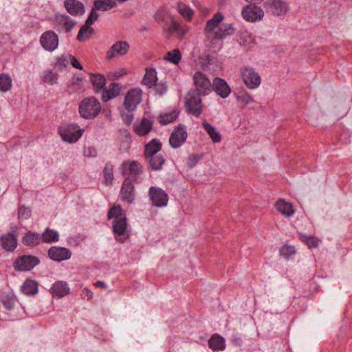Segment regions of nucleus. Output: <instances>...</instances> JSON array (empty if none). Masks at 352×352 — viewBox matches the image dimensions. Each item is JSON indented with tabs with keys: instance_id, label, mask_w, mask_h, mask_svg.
<instances>
[{
	"instance_id": "62",
	"label": "nucleus",
	"mask_w": 352,
	"mask_h": 352,
	"mask_svg": "<svg viewBox=\"0 0 352 352\" xmlns=\"http://www.w3.org/2000/svg\"><path fill=\"white\" fill-rule=\"evenodd\" d=\"M69 56H62L61 57H60L58 58V63L63 67H66L67 65V64L69 63Z\"/></svg>"
},
{
	"instance_id": "5",
	"label": "nucleus",
	"mask_w": 352,
	"mask_h": 352,
	"mask_svg": "<svg viewBox=\"0 0 352 352\" xmlns=\"http://www.w3.org/2000/svg\"><path fill=\"white\" fill-rule=\"evenodd\" d=\"M187 137L186 126L179 124L171 133L168 140L169 144L173 148H178L186 142Z\"/></svg>"
},
{
	"instance_id": "9",
	"label": "nucleus",
	"mask_w": 352,
	"mask_h": 352,
	"mask_svg": "<svg viewBox=\"0 0 352 352\" xmlns=\"http://www.w3.org/2000/svg\"><path fill=\"white\" fill-rule=\"evenodd\" d=\"M40 263L38 257L32 255H24L18 258L14 263L16 271H30Z\"/></svg>"
},
{
	"instance_id": "1",
	"label": "nucleus",
	"mask_w": 352,
	"mask_h": 352,
	"mask_svg": "<svg viewBox=\"0 0 352 352\" xmlns=\"http://www.w3.org/2000/svg\"><path fill=\"white\" fill-rule=\"evenodd\" d=\"M107 219H113V232L118 236H122L125 234L128 224L126 212L120 205H113L107 212Z\"/></svg>"
},
{
	"instance_id": "49",
	"label": "nucleus",
	"mask_w": 352,
	"mask_h": 352,
	"mask_svg": "<svg viewBox=\"0 0 352 352\" xmlns=\"http://www.w3.org/2000/svg\"><path fill=\"white\" fill-rule=\"evenodd\" d=\"M167 18H171L166 8H160L155 14V19L158 23L164 22Z\"/></svg>"
},
{
	"instance_id": "61",
	"label": "nucleus",
	"mask_w": 352,
	"mask_h": 352,
	"mask_svg": "<svg viewBox=\"0 0 352 352\" xmlns=\"http://www.w3.org/2000/svg\"><path fill=\"white\" fill-rule=\"evenodd\" d=\"M231 342L233 344L238 346H241L243 343L242 338L238 335L233 336L231 339Z\"/></svg>"
},
{
	"instance_id": "50",
	"label": "nucleus",
	"mask_w": 352,
	"mask_h": 352,
	"mask_svg": "<svg viewBox=\"0 0 352 352\" xmlns=\"http://www.w3.org/2000/svg\"><path fill=\"white\" fill-rule=\"evenodd\" d=\"M56 74L52 72V71L45 72L43 76V81L45 82L53 85L56 82Z\"/></svg>"
},
{
	"instance_id": "8",
	"label": "nucleus",
	"mask_w": 352,
	"mask_h": 352,
	"mask_svg": "<svg viewBox=\"0 0 352 352\" xmlns=\"http://www.w3.org/2000/svg\"><path fill=\"white\" fill-rule=\"evenodd\" d=\"M264 8L267 13L275 16L285 15L288 11V4L282 0H267L264 3Z\"/></svg>"
},
{
	"instance_id": "21",
	"label": "nucleus",
	"mask_w": 352,
	"mask_h": 352,
	"mask_svg": "<svg viewBox=\"0 0 352 352\" xmlns=\"http://www.w3.org/2000/svg\"><path fill=\"white\" fill-rule=\"evenodd\" d=\"M234 30L231 24L223 23L212 33L210 38L212 40H221L228 36L234 34Z\"/></svg>"
},
{
	"instance_id": "3",
	"label": "nucleus",
	"mask_w": 352,
	"mask_h": 352,
	"mask_svg": "<svg viewBox=\"0 0 352 352\" xmlns=\"http://www.w3.org/2000/svg\"><path fill=\"white\" fill-rule=\"evenodd\" d=\"M239 74L245 85L250 89H254L261 84L259 74L252 67L242 66L239 69Z\"/></svg>"
},
{
	"instance_id": "25",
	"label": "nucleus",
	"mask_w": 352,
	"mask_h": 352,
	"mask_svg": "<svg viewBox=\"0 0 352 352\" xmlns=\"http://www.w3.org/2000/svg\"><path fill=\"white\" fill-rule=\"evenodd\" d=\"M275 207L276 210L285 217H292L296 212L294 206L291 203L285 201L284 199L278 200L275 204Z\"/></svg>"
},
{
	"instance_id": "39",
	"label": "nucleus",
	"mask_w": 352,
	"mask_h": 352,
	"mask_svg": "<svg viewBox=\"0 0 352 352\" xmlns=\"http://www.w3.org/2000/svg\"><path fill=\"white\" fill-rule=\"evenodd\" d=\"M179 112L178 111H170V112H164L158 116V122L162 125H167L172 122H174L177 118H178Z\"/></svg>"
},
{
	"instance_id": "57",
	"label": "nucleus",
	"mask_w": 352,
	"mask_h": 352,
	"mask_svg": "<svg viewBox=\"0 0 352 352\" xmlns=\"http://www.w3.org/2000/svg\"><path fill=\"white\" fill-rule=\"evenodd\" d=\"M98 16L99 14L98 12L94 9H93L91 11L88 18L87 19L85 23L89 25H93L98 20Z\"/></svg>"
},
{
	"instance_id": "41",
	"label": "nucleus",
	"mask_w": 352,
	"mask_h": 352,
	"mask_svg": "<svg viewBox=\"0 0 352 352\" xmlns=\"http://www.w3.org/2000/svg\"><path fill=\"white\" fill-rule=\"evenodd\" d=\"M164 59L168 63L178 65L182 60V53L179 49H174L167 52Z\"/></svg>"
},
{
	"instance_id": "12",
	"label": "nucleus",
	"mask_w": 352,
	"mask_h": 352,
	"mask_svg": "<svg viewBox=\"0 0 352 352\" xmlns=\"http://www.w3.org/2000/svg\"><path fill=\"white\" fill-rule=\"evenodd\" d=\"M129 48V44L126 41H117L106 52V59L111 60L116 56H124L127 54Z\"/></svg>"
},
{
	"instance_id": "19",
	"label": "nucleus",
	"mask_w": 352,
	"mask_h": 352,
	"mask_svg": "<svg viewBox=\"0 0 352 352\" xmlns=\"http://www.w3.org/2000/svg\"><path fill=\"white\" fill-rule=\"evenodd\" d=\"M169 34H175L179 38H183L188 31V28L186 25L179 23L173 18H170V24L164 28Z\"/></svg>"
},
{
	"instance_id": "45",
	"label": "nucleus",
	"mask_w": 352,
	"mask_h": 352,
	"mask_svg": "<svg viewBox=\"0 0 352 352\" xmlns=\"http://www.w3.org/2000/svg\"><path fill=\"white\" fill-rule=\"evenodd\" d=\"M300 239L302 242L307 245L310 249L316 248L319 245V239L313 236H307L302 233H300Z\"/></svg>"
},
{
	"instance_id": "48",
	"label": "nucleus",
	"mask_w": 352,
	"mask_h": 352,
	"mask_svg": "<svg viewBox=\"0 0 352 352\" xmlns=\"http://www.w3.org/2000/svg\"><path fill=\"white\" fill-rule=\"evenodd\" d=\"M119 137L124 148H128L131 142V135L130 132L126 129L119 130Z\"/></svg>"
},
{
	"instance_id": "11",
	"label": "nucleus",
	"mask_w": 352,
	"mask_h": 352,
	"mask_svg": "<svg viewBox=\"0 0 352 352\" xmlns=\"http://www.w3.org/2000/svg\"><path fill=\"white\" fill-rule=\"evenodd\" d=\"M194 84L199 94L204 95L212 90V84L206 74L197 72L193 76Z\"/></svg>"
},
{
	"instance_id": "16",
	"label": "nucleus",
	"mask_w": 352,
	"mask_h": 352,
	"mask_svg": "<svg viewBox=\"0 0 352 352\" xmlns=\"http://www.w3.org/2000/svg\"><path fill=\"white\" fill-rule=\"evenodd\" d=\"M263 15V10L254 5H248L242 10V16L248 21H255L260 19Z\"/></svg>"
},
{
	"instance_id": "54",
	"label": "nucleus",
	"mask_w": 352,
	"mask_h": 352,
	"mask_svg": "<svg viewBox=\"0 0 352 352\" xmlns=\"http://www.w3.org/2000/svg\"><path fill=\"white\" fill-rule=\"evenodd\" d=\"M153 87H154L156 94L160 96L164 95L167 91V86L164 82H156Z\"/></svg>"
},
{
	"instance_id": "7",
	"label": "nucleus",
	"mask_w": 352,
	"mask_h": 352,
	"mask_svg": "<svg viewBox=\"0 0 352 352\" xmlns=\"http://www.w3.org/2000/svg\"><path fill=\"white\" fill-rule=\"evenodd\" d=\"M54 28L59 32L68 33L76 25V21L65 14H56L54 19Z\"/></svg>"
},
{
	"instance_id": "17",
	"label": "nucleus",
	"mask_w": 352,
	"mask_h": 352,
	"mask_svg": "<svg viewBox=\"0 0 352 352\" xmlns=\"http://www.w3.org/2000/svg\"><path fill=\"white\" fill-rule=\"evenodd\" d=\"M212 88L222 98H227L231 93V89L227 82L221 78H214Z\"/></svg>"
},
{
	"instance_id": "27",
	"label": "nucleus",
	"mask_w": 352,
	"mask_h": 352,
	"mask_svg": "<svg viewBox=\"0 0 352 352\" xmlns=\"http://www.w3.org/2000/svg\"><path fill=\"white\" fill-rule=\"evenodd\" d=\"M21 290L26 296H34L38 292V283L35 280L27 279L23 283Z\"/></svg>"
},
{
	"instance_id": "10",
	"label": "nucleus",
	"mask_w": 352,
	"mask_h": 352,
	"mask_svg": "<svg viewBox=\"0 0 352 352\" xmlns=\"http://www.w3.org/2000/svg\"><path fill=\"white\" fill-rule=\"evenodd\" d=\"M148 196L152 201V204L156 207H164L168 204V196L160 188L151 186L148 190Z\"/></svg>"
},
{
	"instance_id": "13",
	"label": "nucleus",
	"mask_w": 352,
	"mask_h": 352,
	"mask_svg": "<svg viewBox=\"0 0 352 352\" xmlns=\"http://www.w3.org/2000/svg\"><path fill=\"white\" fill-rule=\"evenodd\" d=\"M142 90L140 89H132L125 96L124 104L126 110H134L137 105L142 100Z\"/></svg>"
},
{
	"instance_id": "51",
	"label": "nucleus",
	"mask_w": 352,
	"mask_h": 352,
	"mask_svg": "<svg viewBox=\"0 0 352 352\" xmlns=\"http://www.w3.org/2000/svg\"><path fill=\"white\" fill-rule=\"evenodd\" d=\"M121 118L126 124L129 125L133 122L134 116L132 111H121Z\"/></svg>"
},
{
	"instance_id": "37",
	"label": "nucleus",
	"mask_w": 352,
	"mask_h": 352,
	"mask_svg": "<svg viewBox=\"0 0 352 352\" xmlns=\"http://www.w3.org/2000/svg\"><path fill=\"white\" fill-rule=\"evenodd\" d=\"M94 32V30L91 25L85 23L78 31L77 40L80 42L88 41Z\"/></svg>"
},
{
	"instance_id": "46",
	"label": "nucleus",
	"mask_w": 352,
	"mask_h": 352,
	"mask_svg": "<svg viewBox=\"0 0 352 352\" xmlns=\"http://www.w3.org/2000/svg\"><path fill=\"white\" fill-rule=\"evenodd\" d=\"M105 184L109 185L113 180V166L111 162H107L103 170Z\"/></svg>"
},
{
	"instance_id": "29",
	"label": "nucleus",
	"mask_w": 352,
	"mask_h": 352,
	"mask_svg": "<svg viewBox=\"0 0 352 352\" xmlns=\"http://www.w3.org/2000/svg\"><path fill=\"white\" fill-rule=\"evenodd\" d=\"M157 81V72L153 67L146 68L142 84L148 88L153 87Z\"/></svg>"
},
{
	"instance_id": "52",
	"label": "nucleus",
	"mask_w": 352,
	"mask_h": 352,
	"mask_svg": "<svg viewBox=\"0 0 352 352\" xmlns=\"http://www.w3.org/2000/svg\"><path fill=\"white\" fill-rule=\"evenodd\" d=\"M237 100L240 104L246 105L252 102V98L247 93L240 94L237 97Z\"/></svg>"
},
{
	"instance_id": "36",
	"label": "nucleus",
	"mask_w": 352,
	"mask_h": 352,
	"mask_svg": "<svg viewBox=\"0 0 352 352\" xmlns=\"http://www.w3.org/2000/svg\"><path fill=\"white\" fill-rule=\"evenodd\" d=\"M147 159L148 160L149 167L155 171L161 170L165 163V159L161 153L152 155L147 157Z\"/></svg>"
},
{
	"instance_id": "31",
	"label": "nucleus",
	"mask_w": 352,
	"mask_h": 352,
	"mask_svg": "<svg viewBox=\"0 0 352 352\" xmlns=\"http://www.w3.org/2000/svg\"><path fill=\"white\" fill-rule=\"evenodd\" d=\"M90 81L95 92L100 93L106 85V79L104 75L100 74H91Z\"/></svg>"
},
{
	"instance_id": "28",
	"label": "nucleus",
	"mask_w": 352,
	"mask_h": 352,
	"mask_svg": "<svg viewBox=\"0 0 352 352\" xmlns=\"http://www.w3.org/2000/svg\"><path fill=\"white\" fill-rule=\"evenodd\" d=\"M0 299L4 308L7 310L14 309L17 300L16 296L12 292H3L0 295Z\"/></svg>"
},
{
	"instance_id": "63",
	"label": "nucleus",
	"mask_w": 352,
	"mask_h": 352,
	"mask_svg": "<svg viewBox=\"0 0 352 352\" xmlns=\"http://www.w3.org/2000/svg\"><path fill=\"white\" fill-rule=\"evenodd\" d=\"M94 285L96 287H102V288H105L106 287V284L104 282L102 281V280H98L96 281L95 283H94Z\"/></svg>"
},
{
	"instance_id": "38",
	"label": "nucleus",
	"mask_w": 352,
	"mask_h": 352,
	"mask_svg": "<svg viewBox=\"0 0 352 352\" xmlns=\"http://www.w3.org/2000/svg\"><path fill=\"white\" fill-rule=\"evenodd\" d=\"M41 237L42 242L52 243L58 241L59 234L57 231L47 228L41 235Z\"/></svg>"
},
{
	"instance_id": "64",
	"label": "nucleus",
	"mask_w": 352,
	"mask_h": 352,
	"mask_svg": "<svg viewBox=\"0 0 352 352\" xmlns=\"http://www.w3.org/2000/svg\"><path fill=\"white\" fill-rule=\"evenodd\" d=\"M190 112L192 113V114L197 118L199 117L201 113V111H190Z\"/></svg>"
},
{
	"instance_id": "2",
	"label": "nucleus",
	"mask_w": 352,
	"mask_h": 352,
	"mask_svg": "<svg viewBox=\"0 0 352 352\" xmlns=\"http://www.w3.org/2000/svg\"><path fill=\"white\" fill-rule=\"evenodd\" d=\"M84 129L76 124L63 123L58 129V133L63 141L69 144L76 142L82 135Z\"/></svg>"
},
{
	"instance_id": "15",
	"label": "nucleus",
	"mask_w": 352,
	"mask_h": 352,
	"mask_svg": "<svg viewBox=\"0 0 352 352\" xmlns=\"http://www.w3.org/2000/svg\"><path fill=\"white\" fill-rule=\"evenodd\" d=\"M49 257L55 261H65L71 258V251L64 247L53 246L48 250Z\"/></svg>"
},
{
	"instance_id": "40",
	"label": "nucleus",
	"mask_w": 352,
	"mask_h": 352,
	"mask_svg": "<svg viewBox=\"0 0 352 352\" xmlns=\"http://www.w3.org/2000/svg\"><path fill=\"white\" fill-rule=\"evenodd\" d=\"M94 6L96 10L108 11L116 6L114 0H95Z\"/></svg>"
},
{
	"instance_id": "4",
	"label": "nucleus",
	"mask_w": 352,
	"mask_h": 352,
	"mask_svg": "<svg viewBox=\"0 0 352 352\" xmlns=\"http://www.w3.org/2000/svg\"><path fill=\"white\" fill-rule=\"evenodd\" d=\"M143 167L137 161H124L120 166V171L126 178H130L131 182H137L142 175Z\"/></svg>"
},
{
	"instance_id": "44",
	"label": "nucleus",
	"mask_w": 352,
	"mask_h": 352,
	"mask_svg": "<svg viewBox=\"0 0 352 352\" xmlns=\"http://www.w3.org/2000/svg\"><path fill=\"white\" fill-rule=\"evenodd\" d=\"M12 85V80L9 74L2 73L0 74V91L7 92Z\"/></svg>"
},
{
	"instance_id": "47",
	"label": "nucleus",
	"mask_w": 352,
	"mask_h": 352,
	"mask_svg": "<svg viewBox=\"0 0 352 352\" xmlns=\"http://www.w3.org/2000/svg\"><path fill=\"white\" fill-rule=\"evenodd\" d=\"M279 252L280 254L285 259L289 260L294 257L296 250L293 245H285L280 249Z\"/></svg>"
},
{
	"instance_id": "32",
	"label": "nucleus",
	"mask_w": 352,
	"mask_h": 352,
	"mask_svg": "<svg viewBox=\"0 0 352 352\" xmlns=\"http://www.w3.org/2000/svg\"><path fill=\"white\" fill-rule=\"evenodd\" d=\"M162 148V144L159 140L153 139L144 146L145 157H149L159 153Z\"/></svg>"
},
{
	"instance_id": "59",
	"label": "nucleus",
	"mask_w": 352,
	"mask_h": 352,
	"mask_svg": "<svg viewBox=\"0 0 352 352\" xmlns=\"http://www.w3.org/2000/svg\"><path fill=\"white\" fill-rule=\"evenodd\" d=\"M69 58L71 61L72 65L78 69L82 70L83 69L82 65L80 64V63L76 59V57L72 55H69Z\"/></svg>"
},
{
	"instance_id": "22",
	"label": "nucleus",
	"mask_w": 352,
	"mask_h": 352,
	"mask_svg": "<svg viewBox=\"0 0 352 352\" xmlns=\"http://www.w3.org/2000/svg\"><path fill=\"white\" fill-rule=\"evenodd\" d=\"M198 92L190 93L186 97V107L187 110H202L203 105Z\"/></svg>"
},
{
	"instance_id": "18",
	"label": "nucleus",
	"mask_w": 352,
	"mask_h": 352,
	"mask_svg": "<svg viewBox=\"0 0 352 352\" xmlns=\"http://www.w3.org/2000/svg\"><path fill=\"white\" fill-rule=\"evenodd\" d=\"M63 4L67 12L72 16H81L85 12L83 3L78 0H65Z\"/></svg>"
},
{
	"instance_id": "60",
	"label": "nucleus",
	"mask_w": 352,
	"mask_h": 352,
	"mask_svg": "<svg viewBox=\"0 0 352 352\" xmlns=\"http://www.w3.org/2000/svg\"><path fill=\"white\" fill-rule=\"evenodd\" d=\"M81 295L83 297V298H85L87 300H91L93 297V293L87 288L83 289Z\"/></svg>"
},
{
	"instance_id": "43",
	"label": "nucleus",
	"mask_w": 352,
	"mask_h": 352,
	"mask_svg": "<svg viewBox=\"0 0 352 352\" xmlns=\"http://www.w3.org/2000/svg\"><path fill=\"white\" fill-rule=\"evenodd\" d=\"M177 8L178 12L185 18L186 21H190L192 20L194 11L188 6L183 2H179Z\"/></svg>"
},
{
	"instance_id": "56",
	"label": "nucleus",
	"mask_w": 352,
	"mask_h": 352,
	"mask_svg": "<svg viewBox=\"0 0 352 352\" xmlns=\"http://www.w3.org/2000/svg\"><path fill=\"white\" fill-rule=\"evenodd\" d=\"M30 214H31V212L28 208L25 207L24 206H21L19 207V210H18L19 218L27 219V218L30 217Z\"/></svg>"
},
{
	"instance_id": "33",
	"label": "nucleus",
	"mask_w": 352,
	"mask_h": 352,
	"mask_svg": "<svg viewBox=\"0 0 352 352\" xmlns=\"http://www.w3.org/2000/svg\"><path fill=\"white\" fill-rule=\"evenodd\" d=\"M78 110H101V106L96 98L89 97L82 100Z\"/></svg>"
},
{
	"instance_id": "53",
	"label": "nucleus",
	"mask_w": 352,
	"mask_h": 352,
	"mask_svg": "<svg viewBox=\"0 0 352 352\" xmlns=\"http://www.w3.org/2000/svg\"><path fill=\"white\" fill-rule=\"evenodd\" d=\"M200 160V157L198 155H190L187 160L186 164L189 168H192L196 166Z\"/></svg>"
},
{
	"instance_id": "35",
	"label": "nucleus",
	"mask_w": 352,
	"mask_h": 352,
	"mask_svg": "<svg viewBox=\"0 0 352 352\" xmlns=\"http://www.w3.org/2000/svg\"><path fill=\"white\" fill-rule=\"evenodd\" d=\"M209 347L213 351H221L226 348L225 339L219 334H214L208 341Z\"/></svg>"
},
{
	"instance_id": "24",
	"label": "nucleus",
	"mask_w": 352,
	"mask_h": 352,
	"mask_svg": "<svg viewBox=\"0 0 352 352\" xmlns=\"http://www.w3.org/2000/svg\"><path fill=\"white\" fill-rule=\"evenodd\" d=\"M0 243L3 249L12 252L17 246V239L12 233H7L1 235Z\"/></svg>"
},
{
	"instance_id": "20",
	"label": "nucleus",
	"mask_w": 352,
	"mask_h": 352,
	"mask_svg": "<svg viewBox=\"0 0 352 352\" xmlns=\"http://www.w3.org/2000/svg\"><path fill=\"white\" fill-rule=\"evenodd\" d=\"M153 129V122L147 118L137 120L133 124V130L140 136L146 135Z\"/></svg>"
},
{
	"instance_id": "23",
	"label": "nucleus",
	"mask_w": 352,
	"mask_h": 352,
	"mask_svg": "<svg viewBox=\"0 0 352 352\" xmlns=\"http://www.w3.org/2000/svg\"><path fill=\"white\" fill-rule=\"evenodd\" d=\"M223 19V14L220 12H217L212 16L211 19L207 21L204 29V33L206 34L208 38L211 37L212 33H213L219 27L218 25L222 21Z\"/></svg>"
},
{
	"instance_id": "42",
	"label": "nucleus",
	"mask_w": 352,
	"mask_h": 352,
	"mask_svg": "<svg viewBox=\"0 0 352 352\" xmlns=\"http://www.w3.org/2000/svg\"><path fill=\"white\" fill-rule=\"evenodd\" d=\"M202 125L204 129L206 131L207 133L210 135L213 142L217 143L221 141V134L214 126L206 121L203 122Z\"/></svg>"
},
{
	"instance_id": "14",
	"label": "nucleus",
	"mask_w": 352,
	"mask_h": 352,
	"mask_svg": "<svg viewBox=\"0 0 352 352\" xmlns=\"http://www.w3.org/2000/svg\"><path fill=\"white\" fill-rule=\"evenodd\" d=\"M120 198L122 201L132 204L135 199V188L130 178H125L120 190Z\"/></svg>"
},
{
	"instance_id": "34",
	"label": "nucleus",
	"mask_w": 352,
	"mask_h": 352,
	"mask_svg": "<svg viewBox=\"0 0 352 352\" xmlns=\"http://www.w3.org/2000/svg\"><path fill=\"white\" fill-rule=\"evenodd\" d=\"M41 241V235L32 231L26 232L22 238V242L26 246H36Z\"/></svg>"
},
{
	"instance_id": "55",
	"label": "nucleus",
	"mask_w": 352,
	"mask_h": 352,
	"mask_svg": "<svg viewBox=\"0 0 352 352\" xmlns=\"http://www.w3.org/2000/svg\"><path fill=\"white\" fill-rule=\"evenodd\" d=\"M83 155L86 157H96L98 155L97 150L94 146H87L84 148Z\"/></svg>"
},
{
	"instance_id": "6",
	"label": "nucleus",
	"mask_w": 352,
	"mask_h": 352,
	"mask_svg": "<svg viewBox=\"0 0 352 352\" xmlns=\"http://www.w3.org/2000/svg\"><path fill=\"white\" fill-rule=\"evenodd\" d=\"M39 41L41 47L45 51L50 52L57 49L59 44L58 36L52 30L44 32L41 34Z\"/></svg>"
},
{
	"instance_id": "26",
	"label": "nucleus",
	"mask_w": 352,
	"mask_h": 352,
	"mask_svg": "<svg viewBox=\"0 0 352 352\" xmlns=\"http://www.w3.org/2000/svg\"><path fill=\"white\" fill-rule=\"evenodd\" d=\"M50 292L53 296L63 297L69 294V287L67 283L64 281H57L53 284L50 289Z\"/></svg>"
},
{
	"instance_id": "58",
	"label": "nucleus",
	"mask_w": 352,
	"mask_h": 352,
	"mask_svg": "<svg viewBox=\"0 0 352 352\" xmlns=\"http://www.w3.org/2000/svg\"><path fill=\"white\" fill-rule=\"evenodd\" d=\"M100 111H79L82 118L85 119H93L98 116Z\"/></svg>"
},
{
	"instance_id": "30",
	"label": "nucleus",
	"mask_w": 352,
	"mask_h": 352,
	"mask_svg": "<svg viewBox=\"0 0 352 352\" xmlns=\"http://www.w3.org/2000/svg\"><path fill=\"white\" fill-rule=\"evenodd\" d=\"M120 91V86L118 83H111L110 87L107 89L105 87L102 90L101 99L103 102H106L111 99L119 95Z\"/></svg>"
}]
</instances>
